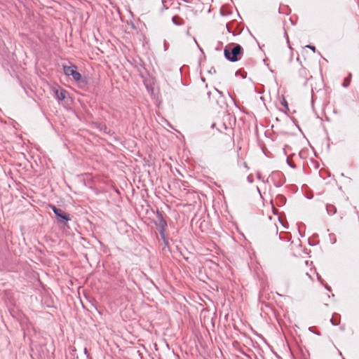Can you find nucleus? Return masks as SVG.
Listing matches in <instances>:
<instances>
[{
  "mask_svg": "<svg viewBox=\"0 0 359 359\" xmlns=\"http://www.w3.org/2000/svg\"><path fill=\"white\" fill-rule=\"evenodd\" d=\"M243 48L239 44H230L225 47L224 55L226 60L230 62H236L241 57Z\"/></svg>",
  "mask_w": 359,
  "mask_h": 359,
  "instance_id": "1",
  "label": "nucleus"
},
{
  "mask_svg": "<svg viewBox=\"0 0 359 359\" xmlns=\"http://www.w3.org/2000/svg\"><path fill=\"white\" fill-rule=\"evenodd\" d=\"M63 71L66 76H72L76 81H80L82 80L81 74L76 70V67L75 65H63Z\"/></svg>",
  "mask_w": 359,
  "mask_h": 359,
  "instance_id": "2",
  "label": "nucleus"
},
{
  "mask_svg": "<svg viewBox=\"0 0 359 359\" xmlns=\"http://www.w3.org/2000/svg\"><path fill=\"white\" fill-rule=\"evenodd\" d=\"M57 223L64 226H67V222L71 220L69 215L62 210L57 215H55Z\"/></svg>",
  "mask_w": 359,
  "mask_h": 359,
  "instance_id": "3",
  "label": "nucleus"
},
{
  "mask_svg": "<svg viewBox=\"0 0 359 359\" xmlns=\"http://www.w3.org/2000/svg\"><path fill=\"white\" fill-rule=\"evenodd\" d=\"M157 221L154 222L155 225L158 227L160 226H168L167 222L163 218V212L159 210L156 211Z\"/></svg>",
  "mask_w": 359,
  "mask_h": 359,
  "instance_id": "4",
  "label": "nucleus"
},
{
  "mask_svg": "<svg viewBox=\"0 0 359 359\" xmlns=\"http://www.w3.org/2000/svg\"><path fill=\"white\" fill-rule=\"evenodd\" d=\"M54 93H55V98L59 102L63 101L66 98V97H67V95L68 94L67 91L66 90H65V89H62V88L60 89V90L56 89L54 91Z\"/></svg>",
  "mask_w": 359,
  "mask_h": 359,
  "instance_id": "5",
  "label": "nucleus"
},
{
  "mask_svg": "<svg viewBox=\"0 0 359 359\" xmlns=\"http://www.w3.org/2000/svg\"><path fill=\"white\" fill-rule=\"evenodd\" d=\"M172 22L175 25H182L184 24V21L183 19H182L180 17L177 16V15H175L172 18Z\"/></svg>",
  "mask_w": 359,
  "mask_h": 359,
  "instance_id": "6",
  "label": "nucleus"
},
{
  "mask_svg": "<svg viewBox=\"0 0 359 359\" xmlns=\"http://www.w3.org/2000/svg\"><path fill=\"white\" fill-rule=\"evenodd\" d=\"M279 100H280L281 105L283 107V109H282L283 110H288L287 102L286 100L285 99V97H283V95H281L279 97Z\"/></svg>",
  "mask_w": 359,
  "mask_h": 359,
  "instance_id": "7",
  "label": "nucleus"
},
{
  "mask_svg": "<svg viewBox=\"0 0 359 359\" xmlns=\"http://www.w3.org/2000/svg\"><path fill=\"white\" fill-rule=\"evenodd\" d=\"M351 79V74H348V76L346 77L344 80L343 86L344 87H348L350 85Z\"/></svg>",
  "mask_w": 359,
  "mask_h": 359,
  "instance_id": "8",
  "label": "nucleus"
},
{
  "mask_svg": "<svg viewBox=\"0 0 359 359\" xmlns=\"http://www.w3.org/2000/svg\"><path fill=\"white\" fill-rule=\"evenodd\" d=\"M302 279L305 283H311L312 281L311 277L309 275L308 273H306L303 275Z\"/></svg>",
  "mask_w": 359,
  "mask_h": 359,
  "instance_id": "9",
  "label": "nucleus"
},
{
  "mask_svg": "<svg viewBox=\"0 0 359 359\" xmlns=\"http://www.w3.org/2000/svg\"><path fill=\"white\" fill-rule=\"evenodd\" d=\"M167 226H160L158 227V232L160 233L161 237H163L165 234Z\"/></svg>",
  "mask_w": 359,
  "mask_h": 359,
  "instance_id": "10",
  "label": "nucleus"
},
{
  "mask_svg": "<svg viewBox=\"0 0 359 359\" xmlns=\"http://www.w3.org/2000/svg\"><path fill=\"white\" fill-rule=\"evenodd\" d=\"M50 208L52 209V210L53 211V212L55 215H57L60 212H61V210H62L60 208H57L55 205H50Z\"/></svg>",
  "mask_w": 359,
  "mask_h": 359,
  "instance_id": "11",
  "label": "nucleus"
},
{
  "mask_svg": "<svg viewBox=\"0 0 359 359\" xmlns=\"http://www.w3.org/2000/svg\"><path fill=\"white\" fill-rule=\"evenodd\" d=\"M50 208L52 209V210L53 211V212L55 215H57L60 212H61V210H62L60 208H57L55 205H50Z\"/></svg>",
  "mask_w": 359,
  "mask_h": 359,
  "instance_id": "12",
  "label": "nucleus"
},
{
  "mask_svg": "<svg viewBox=\"0 0 359 359\" xmlns=\"http://www.w3.org/2000/svg\"><path fill=\"white\" fill-rule=\"evenodd\" d=\"M163 242V244L165 246H168L169 243H168V238L167 237L166 235H165L163 237H161Z\"/></svg>",
  "mask_w": 359,
  "mask_h": 359,
  "instance_id": "13",
  "label": "nucleus"
},
{
  "mask_svg": "<svg viewBox=\"0 0 359 359\" xmlns=\"http://www.w3.org/2000/svg\"><path fill=\"white\" fill-rule=\"evenodd\" d=\"M305 48H310L311 50H313V53L316 52V47L315 46H306Z\"/></svg>",
  "mask_w": 359,
  "mask_h": 359,
  "instance_id": "14",
  "label": "nucleus"
},
{
  "mask_svg": "<svg viewBox=\"0 0 359 359\" xmlns=\"http://www.w3.org/2000/svg\"><path fill=\"white\" fill-rule=\"evenodd\" d=\"M272 210H273V214H275V215H277V214H278V210H277V209H276V208H275L273 207V205H272Z\"/></svg>",
  "mask_w": 359,
  "mask_h": 359,
  "instance_id": "15",
  "label": "nucleus"
},
{
  "mask_svg": "<svg viewBox=\"0 0 359 359\" xmlns=\"http://www.w3.org/2000/svg\"><path fill=\"white\" fill-rule=\"evenodd\" d=\"M83 351L84 353L86 355L87 358H89V354L86 348H84Z\"/></svg>",
  "mask_w": 359,
  "mask_h": 359,
  "instance_id": "16",
  "label": "nucleus"
},
{
  "mask_svg": "<svg viewBox=\"0 0 359 359\" xmlns=\"http://www.w3.org/2000/svg\"><path fill=\"white\" fill-rule=\"evenodd\" d=\"M279 175H280V173H279V172H273V173H272V177H273V178L274 177H276V176H278V177Z\"/></svg>",
  "mask_w": 359,
  "mask_h": 359,
  "instance_id": "17",
  "label": "nucleus"
},
{
  "mask_svg": "<svg viewBox=\"0 0 359 359\" xmlns=\"http://www.w3.org/2000/svg\"><path fill=\"white\" fill-rule=\"evenodd\" d=\"M259 299L260 300L263 299H264V293H262L259 296Z\"/></svg>",
  "mask_w": 359,
  "mask_h": 359,
  "instance_id": "18",
  "label": "nucleus"
},
{
  "mask_svg": "<svg viewBox=\"0 0 359 359\" xmlns=\"http://www.w3.org/2000/svg\"><path fill=\"white\" fill-rule=\"evenodd\" d=\"M262 150H263V152L265 154V155L267 156V154H266V149L262 148Z\"/></svg>",
  "mask_w": 359,
  "mask_h": 359,
  "instance_id": "19",
  "label": "nucleus"
},
{
  "mask_svg": "<svg viewBox=\"0 0 359 359\" xmlns=\"http://www.w3.org/2000/svg\"><path fill=\"white\" fill-rule=\"evenodd\" d=\"M257 177H258L259 179H260L261 177H260V174L259 173H257Z\"/></svg>",
  "mask_w": 359,
  "mask_h": 359,
  "instance_id": "20",
  "label": "nucleus"
},
{
  "mask_svg": "<svg viewBox=\"0 0 359 359\" xmlns=\"http://www.w3.org/2000/svg\"><path fill=\"white\" fill-rule=\"evenodd\" d=\"M263 303L265 304L266 306H268L267 303H265L264 301H263Z\"/></svg>",
  "mask_w": 359,
  "mask_h": 359,
  "instance_id": "21",
  "label": "nucleus"
},
{
  "mask_svg": "<svg viewBox=\"0 0 359 359\" xmlns=\"http://www.w3.org/2000/svg\"><path fill=\"white\" fill-rule=\"evenodd\" d=\"M266 60H267V59H266H266H264V62L265 63L266 62Z\"/></svg>",
  "mask_w": 359,
  "mask_h": 359,
  "instance_id": "22",
  "label": "nucleus"
},
{
  "mask_svg": "<svg viewBox=\"0 0 359 359\" xmlns=\"http://www.w3.org/2000/svg\"><path fill=\"white\" fill-rule=\"evenodd\" d=\"M226 29H228V31L230 32L229 29V27L228 25H226Z\"/></svg>",
  "mask_w": 359,
  "mask_h": 359,
  "instance_id": "23",
  "label": "nucleus"
}]
</instances>
